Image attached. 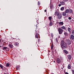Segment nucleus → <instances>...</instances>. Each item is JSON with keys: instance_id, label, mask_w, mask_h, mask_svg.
I'll return each mask as SVG.
<instances>
[{"instance_id": "1", "label": "nucleus", "mask_w": 74, "mask_h": 74, "mask_svg": "<svg viewBox=\"0 0 74 74\" xmlns=\"http://www.w3.org/2000/svg\"><path fill=\"white\" fill-rule=\"evenodd\" d=\"M60 45L63 49L67 48V45L64 41L62 40L61 42Z\"/></svg>"}, {"instance_id": "2", "label": "nucleus", "mask_w": 74, "mask_h": 74, "mask_svg": "<svg viewBox=\"0 0 74 74\" xmlns=\"http://www.w3.org/2000/svg\"><path fill=\"white\" fill-rule=\"evenodd\" d=\"M58 30L59 34H62L63 32V29L60 28H58Z\"/></svg>"}, {"instance_id": "3", "label": "nucleus", "mask_w": 74, "mask_h": 74, "mask_svg": "<svg viewBox=\"0 0 74 74\" xmlns=\"http://www.w3.org/2000/svg\"><path fill=\"white\" fill-rule=\"evenodd\" d=\"M66 43L68 45H70L71 44V41L70 40H67L66 41Z\"/></svg>"}, {"instance_id": "4", "label": "nucleus", "mask_w": 74, "mask_h": 74, "mask_svg": "<svg viewBox=\"0 0 74 74\" xmlns=\"http://www.w3.org/2000/svg\"><path fill=\"white\" fill-rule=\"evenodd\" d=\"M56 61L58 64H59V63H60L61 62V60H60V58H57L56 59Z\"/></svg>"}, {"instance_id": "5", "label": "nucleus", "mask_w": 74, "mask_h": 74, "mask_svg": "<svg viewBox=\"0 0 74 74\" xmlns=\"http://www.w3.org/2000/svg\"><path fill=\"white\" fill-rule=\"evenodd\" d=\"M8 47H10V48H11V49L13 48V47H14V46L12 45V43L9 44L8 45Z\"/></svg>"}, {"instance_id": "6", "label": "nucleus", "mask_w": 74, "mask_h": 74, "mask_svg": "<svg viewBox=\"0 0 74 74\" xmlns=\"http://www.w3.org/2000/svg\"><path fill=\"white\" fill-rule=\"evenodd\" d=\"M7 49L8 51H9V50H10V49L6 47H3V50H7Z\"/></svg>"}, {"instance_id": "7", "label": "nucleus", "mask_w": 74, "mask_h": 74, "mask_svg": "<svg viewBox=\"0 0 74 74\" xmlns=\"http://www.w3.org/2000/svg\"><path fill=\"white\" fill-rule=\"evenodd\" d=\"M64 34L65 36H68L69 35V33L66 32H64Z\"/></svg>"}, {"instance_id": "8", "label": "nucleus", "mask_w": 74, "mask_h": 74, "mask_svg": "<svg viewBox=\"0 0 74 74\" xmlns=\"http://www.w3.org/2000/svg\"><path fill=\"white\" fill-rule=\"evenodd\" d=\"M70 39H72V40H73L74 39V36L73 35H70Z\"/></svg>"}, {"instance_id": "9", "label": "nucleus", "mask_w": 74, "mask_h": 74, "mask_svg": "<svg viewBox=\"0 0 74 74\" xmlns=\"http://www.w3.org/2000/svg\"><path fill=\"white\" fill-rule=\"evenodd\" d=\"M57 16L58 18H59L60 19L62 18V14H58V16Z\"/></svg>"}, {"instance_id": "10", "label": "nucleus", "mask_w": 74, "mask_h": 74, "mask_svg": "<svg viewBox=\"0 0 74 74\" xmlns=\"http://www.w3.org/2000/svg\"><path fill=\"white\" fill-rule=\"evenodd\" d=\"M68 58L69 60H71V55H69L68 56Z\"/></svg>"}, {"instance_id": "11", "label": "nucleus", "mask_w": 74, "mask_h": 74, "mask_svg": "<svg viewBox=\"0 0 74 74\" xmlns=\"http://www.w3.org/2000/svg\"><path fill=\"white\" fill-rule=\"evenodd\" d=\"M67 67L68 69H71V66L70 64H69L68 66Z\"/></svg>"}, {"instance_id": "12", "label": "nucleus", "mask_w": 74, "mask_h": 74, "mask_svg": "<svg viewBox=\"0 0 74 74\" xmlns=\"http://www.w3.org/2000/svg\"><path fill=\"white\" fill-rule=\"evenodd\" d=\"M60 3L61 5H63L65 4V3L64 1L60 2Z\"/></svg>"}, {"instance_id": "13", "label": "nucleus", "mask_w": 74, "mask_h": 74, "mask_svg": "<svg viewBox=\"0 0 74 74\" xmlns=\"http://www.w3.org/2000/svg\"><path fill=\"white\" fill-rule=\"evenodd\" d=\"M59 24L60 26H63V24H64V23H63V22H60L59 23Z\"/></svg>"}, {"instance_id": "14", "label": "nucleus", "mask_w": 74, "mask_h": 74, "mask_svg": "<svg viewBox=\"0 0 74 74\" xmlns=\"http://www.w3.org/2000/svg\"><path fill=\"white\" fill-rule=\"evenodd\" d=\"M19 43L18 42H16L14 43V45L15 46H18L19 45Z\"/></svg>"}, {"instance_id": "15", "label": "nucleus", "mask_w": 74, "mask_h": 74, "mask_svg": "<svg viewBox=\"0 0 74 74\" xmlns=\"http://www.w3.org/2000/svg\"><path fill=\"white\" fill-rule=\"evenodd\" d=\"M59 14V13L58 12H55V15L56 16L57 15V16H58Z\"/></svg>"}, {"instance_id": "16", "label": "nucleus", "mask_w": 74, "mask_h": 74, "mask_svg": "<svg viewBox=\"0 0 74 74\" xmlns=\"http://www.w3.org/2000/svg\"><path fill=\"white\" fill-rule=\"evenodd\" d=\"M35 28L36 30H37V29H38V26H37V24L35 25Z\"/></svg>"}, {"instance_id": "17", "label": "nucleus", "mask_w": 74, "mask_h": 74, "mask_svg": "<svg viewBox=\"0 0 74 74\" xmlns=\"http://www.w3.org/2000/svg\"><path fill=\"white\" fill-rule=\"evenodd\" d=\"M52 25H53V23H52V21H50V23L49 24V26H51Z\"/></svg>"}, {"instance_id": "18", "label": "nucleus", "mask_w": 74, "mask_h": 74, "mask_svg": "<svg viewBox=\"0 0 74 74\" xmlns=\"http://www.w3.org/2000/svg\"><path fill=\"white\" fill-rule=\"evenodd\" d=\"M38 36H39V34H36L35 37L36 38H38Z\"/></svg>"}, {"instance_id": "19", "label": "nucleus", "mask_w": 74, "mask_h": 74, "mask_svg": "<svg viewBox=\"0 0 74 74\" xmlns=\"http://www.w3.org/2000/svg\"><path fill=\"white\" fill-rule=\"evenodd\" d=\"M63 51L66 54H68V52L67 51V50L64 49L63 50Z\"/></svg>"}, {"instance_id": "20", "label": "nucleus", "mask_w": 74, "mask_h": 74, "mask_svg": "<svg viewBox=\"0 0 74 74\" xmlns=\"http://www.w3.org/2000/svg\"><path fill=\"white\" fill-rule=\"evenodd\" d=\"M73 12V10L72 9H69V13L71 14Z\"/></svg>"}, {"instance_id": "21", "label": "nucleus", "mask_w": 74, "mask_h": 74, "mask_svg": "<svg viewBox=\"0 0 74 74\" xmlns=\"http://www.w3.org/2000/svg\"><path fill=\"white\" fill-rule=\"evenodd\" d=\"M65 12H66V14L68 13V12H69V9H67L66 10H65Z\"/></svg>"}, {"instance_id": "22", "label": "nucleus", "mask_w": 74, "mask_h": 74, "mask_svg": "<svg viewBox=\"0 0 74 74\" xmlns=\"http://www.w3.org/2000/svg\"><path fill=\"white\" fill-rule=\"evenodd\" d=\"M62 15L63 16H66V13L65 12H64L62 13Z\"/></svg>"}, {"instance_id": "23", "label": "nucleus", "mask_w": 74, "mask_h": 74, "mask_svg": "<svg viewBox=\"0 0 74 74\" xmlns=\"http://www.w3.org/2000/svg\"><path fill=\"white\" fill-rule=\"evenodd\" d=\"M53 44H52L51 46V49L52 50V49H53Z\"/></svg>"}, {"instance_id": "24", "label": "nucleus", "mask_w": 74, "mask_h": 74, "mask_svg": "<svg viewBox=\"0 0 74 74\" xmlns=\"http://www.w3.org/2000/svg\"><path fill=\"white\" fill-rule=\"evenodd\" d=\"M61 27V29H62L64 30H66V27L64 26H62Z\"/></svg>"}, {"instance_id": "25", "label": "nucleus", "mask_w": 74, "mask_h": 74, "mask_svg": "<svg viewBox=\"0 0 74 74\" xmlns=\"http://www.w3.org/2000/svg\"><path fill=\"white\" fill-rule=\"evenodd\" d=\"M68 31L69 32V33H71V28L69 27L68 28Z\"/></svg>"}, {"instance_id": "26", "label": "nucleus", "mask_w": 74, "mask_h": 74, "mask_svg": "<svg viewBox=\"0 0 74 74\" xmlns=\"http://www.w3.org/2000/svg\"><path fill=\"white\" fill-rule=\"evenodd\" d=\"M52 18L51 16H49V19L50 21H51V20H52Z\"/></svg>"}, {"instance_id": "27", "label": "nucleus", "mask_w": 74, "mask_h": 74, "mask_svg": "<svg viewBox=\"0 0 74 74\" xmlns=\"http://www.w3.org/2000/svg\"><path fill=\"white\" fill-rule=\"evenodd\" d=\"M6 67H9V66H10V64L8 63H6Z\"/></svg>"}, {"instance_id": "28", "label": "nucleus", "mask_w": 74, "mask_h": 74, "mask_svg": "<svg viewBox=\"0 0 74 74\" xmlns=\"http://www.w3.org/2000/svg\"><path fill=\"white\" fill-rule=\"evenodd\" d=\"M64 9V7H62L61 9L60 10L61 11H63Z\"/></svg>"}, {"instance_id": "29", "label": "nucleus", "mask_w": 74, "mask_h": 74, "mask_svg": "<svg viewBox=\"0 0 74 74\" xmlns=\"http://www.w3.org/2000/svg\"><path fill=\"white\" fill-rule=\"evenodd\" d=\"M0 67L1 68V69H3V66L1 64H0Z\"/></svg>"}, {"instance_id": "30", "label": "nucleus", "mask_w": 74, "mask_h": 74, "mask_svg": "<svg viewBox=\"0 0 74 74\" xmlns=\"http://www.w3.org/2000/svg\"><path fill=\"white\" fill-rule=\"evenodd\" d=\"M40 4H41V3H40V2L38 1V6H40Z\"/></svg>"}, {"instance_id": "31", "label": "nucleus", "mask_w": 74, "mask_h": 74, "mask_svg": "<svg viewBox=\"0 0 74 74\" xmlns=\"http://www.w3.org/2000/svg\"><path fill=\"white\" fill-rule=\"evenodd\" d=\"M35 34H38V32H37V30H35Z\"/></svg>"}, {"instance_id": "32", "label": "nucleus", "mask_w": 74, "mask_h": 74, "mask_svg": "<svg viewBox=\"0 0 74 74\" xmlns=\"http://www.w3.org/2000/svg\"><path fill=\"white\" fill-rule=\"evenodd\" d=\"M16 69L17 70H19V67L18 66H17L16 67Z\"/></svg>"}, {"instance_id": "33", "label": "nucleus", "mask_w": 74, "mask_h": 74, "mask_svg": "<svg viewBox=\"0 0 74 74\" xmlns=\"http://www.w3.org/2000/svg\"><path fill=\"white\" fill-rule=\"evenodd\" d=\"M6 69V68L5 67H4V66H3V67L2 68V70H5Z\"/></svg>"}, {"instance_id": "34", "label": "nucleus", "mask_w": 74, "mask_h": 74, "mask_svg": "<svg viewBox=\"0 0 74 74\" xmlns=\"http://www.w3.org/2000/svg\"><path fill=\"white\" fill-rule=\"evenodd\" d=\"M51 37H53V33L51 34Z\"/></svg>"}, {"instance_id": "35", "label": "nucleus", "mask_w": 74, "mask_h": 74, "mask_svg": "<svg viewBox=\"0 0 74 74\" xmlns=\"http://www.w3.org/2000/svg\"><path fill=\"white\" fill-rule=\"evenodd\" d=\"M72 34L74 35V30H73L71 33Z\"/></svg>"}, {"instance_id": "36", "label": "nucleus", "mask_w": 74, "mask_h": 74, "mask_svg": "<svg viewBox=\"0 0 74 74\" xmlns=\"http://www.w3.org/2000/svg\"><path fill=\"white\" fill-rule=\"evenodd\" d=\"M56 41V42H58V38H56L55 39Z\"/></svg>"}, {"instance_id": "37", "label": "nucleus", "mask_w": 74, "mask_h": 74, "mask_svg": "<svg viewBox=\"0 0 74 74\" xmlns=\"http://www.w3.org/2000/svg\"><path fill=\"white\" fill-rule=\"evenodd\" d=\"M64 68V66H62V67H61V69L62 70H63V69Z\"/></svg>"}, {"instance_id": "38", "label": "nucleus", "mask_w": 74, "mask_h": 74, "mask_svg": "<svg viewBox=\"0 0 74 74\" xmlns=\"http://www.w3.org/2000/svg\"><path fill=\"white\" fill-rule=\"evenodd\" d=\"M68 19L69 20H71V17H69Z\"/></svg>"}, {"instance_id": "39", "label": "nucleus", "mask_w": 74, "mask_h": 74, "mask_svg": "<svg viewBox=\"0 0 74 74\" xmlns=\"http://www.w3.org/2000/svg\"><path fill=\"white\" fill-rule=\"evenodd\" d=\"M61 5H62L61 4H60L58 5V6L59 7H60L61 6Z\"/></svg>"}, {"instance_id": "40", "label": "nucleus", "mask_w": 74, "mask_h": 74, "mask_svg": "<svg viewBox=\"0 0 74 74\" xmlns=\"http://www.w3.org/2000/svg\"><path fill=\"white\" fill-rule=\"evenodd\" d=\"M72 73H74V70H72Z\"/></svg>"}, {"instance_id": "41", "label": "nucleus", "mask_w": 74, "mask_h": 74, "mask_svg": "<svg viewBox=\"0 0 74 74\" xmlns=\"http://www.w3.org/2000/svg\"><path fill=\"white\" fill-rule=\"evenodd\" d=\"M65 74H69L68 73L66 72L65 73Z\"/></svg>"}, {"instance_id": "42", "label": "nucleus", "mask_w": 74, "mask_h": 74, "mask_svg": "<svg viewBox=\"0 0 74 74\" xmlns=\"http://www.w3.org/2000/svg\"><path fill=\"white\" fill-rule=\"evenodd\" d=\"M69 0H64V1H67Z\"/></svg>"}, {"instance_id": "43", "label": "nucleus", "mask_w": 74, "mask_h": 74, "mask_svg": "<svg viewBox=\"0 0 74 74\" xmlns=\"http://www.w3.org/2000/svg\"><path fill=\"white\" fill-rule=\"evenodd\" d=\"M50 7L51 8V9H52V8L53 7L52 6H50Z\"/></svg>"}, {"instance_id": "44", "label": "nucleus", "mask_w": 74, "mask_h": 74, "mask_svg": "<svg viewBox=\"0 0 74 74\" xmlns=\"http://www.w3.org/2000/svg\"><path fill=\"white\" fill-rule=\"evenodd\" d=\"M45 12H47V10H45Z\"/></svg>"}, {"instance_id": "45", "label": "nucleus", "mask_w": 74, "mask_h": 74, "mask_svg": "<svg viewBox=\"0 0 74 74\" xmlns=\"http://www.w3.org/2000/svg\"><path fill=\"white\" fill-rule=\"evenodd\" d=\"M4 74H9V73H4Z\"/></svg>"}, {"instance_id": "46", "label": "nucleus", "mask_w": 74, "mask_h": 74, "mask_svg": "<svg viewBox=\"0 0 74 74\" xmlns=\"http://www.w3.org/2000/svg\"><path fill=\"white\" fill-rule=\"evenodd\" d=\"M53 62H54V63H55V61H54Z\"/></svg>"}, {"instance_id": "47", "label": "nucleus", "mask_w": 74, "mask_h": 74, "mask_svg": "<svg viewBox=\"0 0 74 74\" xmlns=\"http://www.w3.org/2000/svg\"><path fill=\"white\" fill-rule=\"evenodd\" d=\"M72 74H74V72L72 73Z\"/></svg>"}, {"instance_id": "48", "label": "nucleus", "mask_w": 74, "mask_h": 74, "mask_svg": "<svg viewBox=\"0 0 74 74\" xmlns=\"http://www.w3.org/2000/svg\"><path fill=\"white\" fill-rule=\"evenodd\" d=\"M1 46L0 45V48H1Z\"/></svg>"}, {"instance_id": "49", "label": "nucleus", "mask_w": 74, "mask_h": 74, "mask_svg": "<svg viewBox=\"0 0 74 74\" xmlns=\"http://www.w3.org/2000/svg\"><path fill=\"white\" fill-rule=\"evenodd\" d=\"M1 42V40L0 39V42Z\"/></svg>"}]
</instances>
